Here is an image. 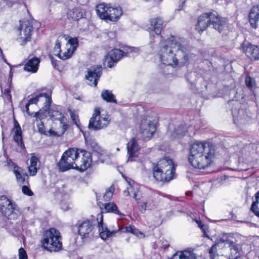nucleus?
<instances>
[{"mask_svg":"<svg viewBox=\"0 0 259 259\" xmlns=\"http://www.w3.org/2000/svg\"><path fill=\"white\" fill-rule=\"evenodd\" d=\"M189 47L183 40L174 36L160 42L158 56L160 61L168 66H183L189 60Z\"/></svg>","mask_w":259,"mask_h":259,"instance_id":"f257e3e1","label":"nucleus"},{"mask_svg":"<svg viewBox=\"0 0 259 259\" xmlns=\"http://www.w3.org/2000/svg\"><path fill=\"white\" fill-rule=\"evenodd\" d=\"M214 154L213 145L205 142L196 141L190 146L188 160L194 167L205 169L212 162Z\"/></svg>","mask_w":259,"mask_h":259,"instance_id":"f03ea898","label":"nucleus"},{"mask_svg":"<svg viewBox=\"0 0 259 259\" xmlns=\"http://www.w3.org/2000/svg\"><path fill=\"white\" fill-rule=\"evenodd\" d=\"M103 214L99 213L97 219L94 218L78 222L77 225L78 233L82 239L90 238L93 236L94 231L98 219L100 220L98 222L99 232L102 239H107L119 231V230L118 231H110L109 230L106 226H104L103 223Z\"/></svg>","mask_w":259,"mask_h":259,"instance_id":"7ed1b4c3","label":"nucleus"},{"mask_svg":"<svg viewBox=\"0 0 259 259\" xmlns=\"http://www.w3.org/2000/svg\"><path fill=\"white\" fill-rule=\"evenodd\" d=\"M176 165L172 159L164 157L153 164V175L158 181L168 182L174 178Z\"/></svg>","mask_w":259,"mask_h":259,"instance_id":"20e7f679","label":"nucleus"},{"mask_svg":"<svg viewBox=\"0 0 259 259\" xmlns=\"http://www.w3.org/2000/svg\"><path fill=\"white\" fill-rule=\"evenodd\" d=\"M42 247L51 251H58L62 248L61 236L58 230L52 228L47 230L41 240Z\"/></svg>","mask_w":259,"mask_h":259,"instance_id":"39448f33","label":"nucleus"},{"mask_svg":"<svg viewBox=\"0 0 259 259\" xmlns=\"http://www.w3.org/2000/svg\"><path fill=\"white\" fill-rule=\"evenodd\" d=\"M96 11L98 17L106 22H117L122 15L120 7H113L105 3L98 5Z\"/></svg>","mask_w":259,"mask_h":259,"instance_id":"423d86ee","label":"nucleus"},{"mask_svg":"<svg viewBox=\"0 0 259 259\" xmlns=\"http://www.w3.org/2000/svg\"><path fill=\"white\" fill-rule=\"evenodd\" d=\"M79 155L78 149L70 148L64 152L57 166L61 171H65L71 168H75V163Z\"/></svg>","mask_w":259,"mask_h":259,"instance_id":"0eeeda50","label":"nucleus"},{"mask_svg":"<svg viewBox=\"0 0 259 259\" xmlns=\"http://www.w3.org/2000/svg\"><path fill=\"white\" fill-rule=\"evenodd\" d=\"M0 212L8 219L14 220L19 217L21 212L15 202L6 196L0 197Z\"/></svg>","mask_w":259,"mask_h":259,"instance_id":"6e6552de","label":"nucleus"},{"mask_svg":"<svg viewBox=\"0 0 259 259\" xmlns=\"http://www.w3.org/2000/svg\"><path fill=\"white\" fill-rule=\"evenodd\" d=\"M126 52L119 49H114L110 51L107 56V66L112 68L123 56H127L130 53H138L139 49L134 47H127L125 48Z\"/></svg>","mask_w":259,"mask_h":259,"instance_id":"1a4fd4ad","label":"nucleus"},{"mask_svg":"<svg viewBox=\"0 0 259 259\" xmlns=\"http://www.w3.org/2000/svg\"><path fill=\"white\" fill-rule=\"evenodd\" d=\"M108 118L100 115V109L96 108L90 119L88 127L90 130L98 131L106 127L109 124Z\"/></svg>","mask_w":259,"mask_h":259,"instance_id":"9d476101","label":"nucleus"},{"mask_svg":"<svg viewBox=\"0 0 259 259\" xmlns=\"http://www.w3.org/2000/svg\"><path fill=\"white\" fill-rule=\"evenodd\" d=\"M19 31L20 32V37L18 40L21 45L24 46L31 39V36L33 31L32 21L20 20Z\"/></svg>","mask_w":259,"mask_h":259,"instance_id":"9b49d317","label":"nucleus"},{"mask_svg":"<svg viewBox=\"0 0 259 259\" xmlns=\"http://www.w3.org/2000/svg\"><path fill=\"white\" fill-rule=\"evenodd\" d=\"M102 73L101 65L93 66L88 68L85 75L87 83L91 86L96 87Z\"/></svg>","mask_w":259,"mask_h":259,"instance_id":"f8f14e48","label":"nucleus"},{"mask_svg":"<svg viewBox=\"0 0 259 259\" xmlns=\"http://www.w3.org/2000/svg\"><path fill=\"white\" fill-rule=\"evenodd\" d=\"M233 104L235 106L232 109L234 123L236 124L246 123L249 121L250 118L245 110L240 109L241 106L240 103L235 101Z\"/></svg>","mask_w":259,"mask_h":259,"instance_id":"ddd939ff","label":"nucleus"},{"mask_svg":"<svg viewBox=\"0 0 259 259\" xmlns=\"http://www.w3.org/2000/svg\"><path fill=\"white\" fill-rule=\"evenodd\" d=\"M240 49L250 60H259V48L257 46L244 40L241 44Z\"/></svg>","mask_w":259,"mask_h":259,"instance_id":"4468645a","label":"nucleus"},{"mask_svg":"<svg viewBox=\"0 0 259 259\" xmlns=\"http://www.w3.org/2000/svg\"><path fill=\"white\" fill-rule=\"evenodd\" d=\"M139 210L142 212H144L146 209H152L156 206L154 200V196L153 194H145L141 198L136 199Z\"/></svg>","mask_w":259,"mask_h":259,"instance_id":"2eb2a0df","label":"nucleus"},{"mask_svg":"<svg viewBox=\"0 0 259 259\" xmlns=\"http://www.w3.org/2000/svg\"><path fill=\"white\" fill-rule=\"evenodd\" d=\"M209 15H210V26L221 33L226 26L225 19L220 16L218 13L213 10L210 12Z\"/></svg>","mask_w":259,"mask_h":259,"instance_id":"dca6fc26","label":"nucleus"},{"mask_svg":"<svg viewBox=\"0 0 259 259\" xmlns=\"http://www.w3.org/2000/svg\"><path fill=\"white\" fill-rule=\"evenodd\" d=\"M79 154L82 153V157L80 161L78 158L76 159V163H75V168L80 170V171H84L87 169L90 166L92 163L91 154L90 152L79 150Z\"/></svg>","mask_w":259,"mask_h":259,"instance_id":"f3484780","label":"nucleus"},{"mask_svg":"<svg viewBox=\"0 0 259 259\" xmlns=\"http://www.w3.org/2000/svg\"><path fill=\"white\" fill-rule=\"evenodd\" d=\"M140 130L144 139H150L156 131L155 124L153 122L143 119L141 121Z\"/></svg>","mask_w":259,"mask_h":259,"instance_id":"a211bd4d","label":"nucleus"},{"mask_svg":"<svg viewBox=\"0 0 259 259\" xmlns=\"http://www.w3.org/2000/svg\"><path fill=\"white\" fill-rule=\"evenodd\" d=\"M210 12L201 14L198 18L197 23L196 25V29L201 33L205 30L208 26H210Z\"/></svg>","mask_w":259,"mask_h":259,"instance_id":"6ab92c4d","label":"nucleus"},{"mask_svg":"<svg viewBox=\"0 0 259 259\" xmlns=\"http://www.w3.org/2000/svg\"><path fill=\"white\" fill-rule=\"evenodd\" d=\"M127 154L128 155V161H133V158L137 157L139 154L140 146L137 141L135 138H132L127 143Z\"/></svg>","mask_w":259,"mask_h":259,"instance_id":"aec40b11","label":"nucleus"},{"mask_svg":"<svg viewBox=\"0 0 259 259\" xmlns=\"http://www.w3.org/2000/svg\"><path fill=\"white\" fill-rule=\"evenodd\" d=\"M151 26L152 30L150 31V36H153L156 38H161L159 36L162 29L163 20L159 17L152 19L150 20Z\"/></svg>","mask_w":259,"mask_h":259,"instance_id":"412c9836","label":"nucleus"},{"mask_svg":"<svg viewBox=\"0 0 259 259\" xmlns=\"http://www.w3.org/2000/svg\"><path fill=\"white\" fill-rule=\"evenodd\" d=\"M49 113L53 120H57L60 121V127L62 128V134H64L68 128V124L66 122L67 119L61 112L58 110H52Z\"/></svg>","mask_w":259,"mask_h":259,"instance_id":"4be33fe9","label":"nucleus"},{"mask_svg":"<svg viewBox=\"0 0 259 259\" xmlns=\"http://www.w3.org/2000/svg\"><path fill=\"white\" fill-rule=\"evenodd\" d=\"M17 182L20 185H28L29 177L26 172L20 167H15L13 169Z\"/></svg>","mask_w":259,"mask_h":259,"instance_id":"5701e85b","label":"nucleus"},{"mask_svg":"<svg viewBox=\"0 0 259 259\" xmlns=\"http://www.w3.org/2000/svg\"><path fill=\"white\" fill-rule=\"evenodd\" d=\"M249 22L251 27L254 29L257 27L259 21V5L253 6L249 14Z\"/></svg>","mask_w":259,"mask_h":259,"instance_id":"b1692460","label":"nucleus"},{"mask_svg":"<svg viewBox=\"0 0 259 259\" xmlns=\"http://www.w3.org/2000/svg\"><path fill=\"white\" fill-rule=\"evenodd\" d=\"M40 60L36 57H32L25 64L24 70L27 72L35 73L38 69Z\"/></svg>","mask_w":259,"mask_h":259,"instance_id":"393cba45","label":"nucleus"},{"mask_svg":"<svg viewBox=\"0 0 259 259\" xmlns=\"http://www.w3.org/2000/svg\"><path fill=\"white\" fill-rule=\"evenodd\" d=\"M170 259H196V256L192 251L187 249L176 253Z\"/></svg>","mask_w":259,"mask_h":259,"instance_id":"a878e982","label":"nucleus"},{"mask_svg":"<svg viewBox=\"0 0 259 259\" xmlns=\"http://www.w3.org/2000/svg\"><path fill=\"white\" fill-rule=\"evenodd\" d=\"M102 206L104 207L106 212L113 213L121 217L124 216V214L118 209L117 205L114 202L103 203L102 204Z\"/></svg>","mask_w":259,"mask_h":259,"instance_id":"bb28decb","label":"nucleus"},{"mask_svg":"<svg viewBox=\"0 0 259 259\" xmlns=\"http://www.w3.org/2000/svg\"><path fill=\"white\" fill-rule=\"evenodd\" d=\"M83 14L82 12L77 8H74L68 11L67 13V18L72 20H78L81 18Z\"/></svg>","mask_w":259,"mask_h":259,"instance_id":"cd10ccee","label":"nucleus"},{"mask_svg":"<svg viewBox=\"0 0 259 259\" xmlns=\"http://www.w3.org/2000/svg\"><path fill=\"white\" fill-rule=\"evenodd\" d=\"M233 239L232 234L224 233L215 242L218 243V245L220 243H224L225 245L228 246L230 244H232V242L234 241Z\"/></svg>","mask_w":259,"mask_h":259,"instance_id":"c85d7f7f","label":"nucleus"},{"mask_svg":"<svg viewBox=\"0 0 259 259\" xmlns=\"http://www.w3.org/2000/svg\"><path fill=\"white\" fill-rule=\"evenodd\" d=\"M101 97L107 102L116 103V100L114 95L109 90H103L101 94Z\"/></svg>","mask_w":259,"mask_h":259,"instance_id":"c756f323","label":"nucleus"},{"mask_svg":"<svg viewBox=\"0 0 259 259\" xmlns=\"http://www.w3.org/2000/svg\"><path fill=\"white\" fill-rule=\"evenodd\" d=\"M51 94V93L48 94L46 93H42L37 94V95H41L42 96L39 99V102H44V106L46 110L50 108L52 102Z\"/></svg>","mask_w":259,"mask_h":259,"instance_id":"7c9ffc66","label":"nucleus"},{"mask_svg":"<svg viewBox=\"0 0 259 259\" xmlns=\"http://www.w3.org/2000/svg\"><path fill=\"white\" fill-rule=\"evenodd\" d=\"M125 232L132 233L140 238H144V234L139 230L135 228L134 226H129L125 228Z\"/></svg>","mask_w":259,"mask_h":259,"instance_id":"2f4dec72","label":"nucleus"},{"mask_svg":"<svg viewBox=\"0 0 259 259\" xmlns=\"http://www.w3.org/2000/svg\"><path fill=\"white\" fill-rule=\"evenodd\" d=\"M255 201H253L251 206V211L259 217V191L255 195Z\"/></svg>","mask_w":259,"mask_h":259,"instance_id":"473e14b6","label":"nucleus"},{"mask_svg":"<svg viewBox=\"0 0 259 259\" xmlns=\"http://www.w3.org/2000/svg\"><path fill=\"white\" fill-rule=\"evenodd\" d=\"M74 51L70 49L69 45H66L65 51L62 53H61L59 58L62 60L68 59L71 57Z\"/></svg>","mask_w":259,"mask_h":259,"instance_id":"72a5a7b5","label":"nucleus"},{"mask_svg":"<svg viewBox=\"0 0 259 259\" xmlns=\"http://www.w3.org/2000/svg\"><path fill=\"white\" fill-rule=\"evenodd\" d=\"M127 189L128 195H132L133 198L135 200L137 199V196L139 192V187L137 184H133V185L130 184V187Z\"/></svg>","mask_w":259,"mask_h":259,"instance_id":"f704fd0d","label":"nucleus"},{"mask_svg":"<svg viewBox=\"0 0 259 259\" xmlns=\"http://www.w3.org/2000/svg\"><path fill=\"white\" fill-rule=\"evenodd\" d=\"M85 142L87 145L90 147L93 151L98 152L100 150V147L95 140L92 139H85Z\"/></svg>","mask_w":259,"mask_h":259,"instance_id":"c9c22d12","label":"nucleus"},{"mask_svg":"<svg viewBox=\"0 0 259 259\" xmlns=\"http://www.w3.org/2000/svg\"><path fill=\"white\" fill-rule=\"evenodd\" d=\"M228 247L230 249L231 254L239 255L241 247L239 244H236L233 241L232 244H230Z\"/></svg>","mask_w":259,"mask_h":259,"instance_id":"e433bc0d","label":"nucleus"},{"mask_svg":"<svg viewBox=\"0 0 259 259\" xmlns=\"http://www.w3.org/2000/svg\"><path fill=\"white\" fill-rule=\"evenodd\" d=\"M14 140L17 143V145L22 149H23L25 148V145L22 141V132H19L18 133L15 132Z\"/></svg>","mask_w":259,"mask_h":259,"instance_id":"4c0bfd02","label":"nucleus"},{"mask_svg":"<svg viewBox=\"0 0 259 259\" xmlns=\"http://www.w3.org/2000/svg\"><path fill=\"white\" fill-rule=\"evenodd\" d=\"M218 245V243L215 242L209 249V254L210 259H217V257H218L219 255L217 251V246Z\"/></svg>","mask_w":259,"mask_h":259,"instance_id":"58836bf2","label":"nucleus"},{"mask_svg":"<svg viewBox=\"0 0 259 259\" xmlns=\"http://www.w3.org/2000/svg\"><path fill=\"white\" fill-rule=\"evenodd\" d=\"M186 132V129L183 125H179L177 128L175 130L174 137L179 138V137L183 136Z\"/></svg>","mask_w":259,"mask_h":259,"instance_id":"ea45409f","label":"nucleus"},{"mask_svg":"<svg viewBox=\"0 0 259 259\" xmlns=\"http://www.w3.org/2000/svg\"><path fill=\"white\" fill-rule=\"evenodd\" d=\"M115 189L113 186H110L105 192L103 195V199L105 201H108L112 198Z\"/></svg>","mask_w":259,"mask_h":259,"instance_id":"a19ab883","label":"nucleus"},{"mask_svg":"<svg viewBox=\"0 0 259 259\" xmlns=\"http://www.w3.org/2000/svg\"><path fill=\"white\" fill-rule=\"evenodd\" d=\"M196 223L197 224L198 227L201 230L203 234L202 235L203 237H206L207 238H209V236L206 233L207 226H205L200 220H195Z\"/></svg>","mask_w":259,"mask_h":259,"instance_id":"79ce46f5","label":"nucleus"},{"mask_svg":"<svg viewBox=\"0 0 259 259\" xmlns=\"http://www.w3.org/2000/svg\"><path fill=\"white\" fill-rule=\"evenodd\" d=\"M61 53H62L61 50V41L59 38H58L56 41L55 45L53 49V53L55 56L59 57Z\"/></svg>","mask_w":259,"mask_h":259,"instance_id":"37998d69","label":"nucleus"},{"mask_svg":"<svg viewBox=\"0 0 259 259\" xmlns=\"http://www.w3.org/2000/svg\"><path fill=\"white\" fill-rule=\"evenodd\" d=\"M78 45V41L77 38L74 37L69 39L66 45H69V46H70V49L74 51L77 47Z\"/></svg>","mask_w":259,"mask_h":259,"instance_id":"c03bdc74","label":"nucleus"},{"mask_svg":"<svg viewBox=\"0 0 259 259\" xmlns=\"http://www.w3.org/2000/svg\"><path fill=\"white\" fill-rule=\"evenodd\" d=\"M70 117L73 121V123L77 127H79V120L78 115L74 112L69 110Z\"/></svg>","mask_w":259,"mask_h":259,"instance_id":"a18cd8bd","label":"nucleus"},{"mask_svg":"<svg viewBox=\"0 0 259 259\" xmlns=\"http://www.w3.org/2000/svg\"><path fill=\"white\" fill-rule=\"evenodd\" d=\"M245 84L249 88H251L255 86V80L249 76H247L245 78Z\"/></svg>","mask_w":259,"mask_h":259,"instance_id":"49530a36","label":"nucleus"},{"mask_svg":"<svg viewBox=\"0 0 259 259\" xmlns=\"http://www.w3.org/2000/svg\"><path fill=\"white\" fill-rule=\"evenodd\" d=\"M63 134H62V130H61L60 133H58L53 131L52 129H50L48 131L46 132V133H45V135L51 137H59L62 135Z\"/></svg>","mask_w":259,"mask_h":259,"instance_id":"de8ad7c7","label":"nucleus"},{"mask_svg":"<svg viewBox=\"0 0 259 259\" xmlns=\"http://www.w3.org/2000/svg\"><path fill=\"white\" fill-rule=\"evenodd\" d=\"M27 185H23L22 188V192L26 195L31 196L33 195V193Z\"/></svg>","mask_w":259,"mask_h":259,"instance_id":"09e8293b","label":"nucleus"},{"mask_svg":"<svg viewBox=\"0 0 259 259\" xmlns=\"http://www.w3.org/2000/svg\"><path fill=\"white\" fill-rule=\"evenodd\" d=\"M19 259H27V254L22 247L19 249Z\"/></svg>","mask_w":259,"mask_h":259,"instance_id":"8fccbe9b","label":"nucleus"},{"mask_svg":"<svg viewBox=\"0 0 259 259\" xmlns=\"http://www.w3.org/2000/svg\"><path fill=\"white\" fill-rule=\"evenodd\" d=\"M41 95H36L35 97H32L30 98L29 100L28 103L31 105L33 104H36L39 101V99L42 97Z\"/></svg>","mask_w":259,"mask_h":259,"instance_id":"3c124183","label":"nucleus"},{"mask_svg":"<svg viewBox=\"0 0 259 259\" xmlns=\"http://www.w3.org/2000/svg\"><path fill=\"white\" fill-rule=\"evenodd\" d=\"M30 104L27 103L26 105H25V110H26V113L29 115H30V113L29 112V106ZM33 114V117H35L36 118H40V113L39 112H35V113H32L31 115H32Z\"/></svg>","mask_w":259,"mask_h":259,"instance_id":"603ef678","label":"nucleus"},{"mask_svg":"<svg viewBox=\"0 0 259 259\" xmlns=\"http://www.w3.org/2000/svg\"><path fill=\"white\" fill-rule=\"evenodd\" d=\"M37 171V169L36 166H29L28 167V172L29 175L31 176H34Z\"/></svg>","mask_w":259,"mask_h":259,"instance_id":"864d4df0","label":"nucleus"},{"mask_svg":"<svg viewBox=\"0 0 259 259\" xmlns=\"http://www.w3.org/2000/svg\"><path fill=\"white\" fill-rule=\"evenodd\" d=\"M38 132L41 134L45 135L46 131L44 129V125L42 122L40 121L37 125Z\"/></svg>","mask_w":259,"mask_h":259,"instance_id":"5fc2aeb1","label":"nucleus"},{"mask_svg":"<svg viewBox=\"0 0 259 259\" xmlns=\"http://www.w3.org/2000/svg\"><path fill=\"white\" fill-rule=\"evenodd\" d=\"M38 159L36 156H33L30 160V166H36Z\"/></svg>","mask_w":259,"mask_h":259,"instance_id":"6e6d98bb","label":"nucleus"},{"mask_svg":"<svg viewBox=\"0 0 259 259\" xmlns=\"http://www.w3.org/2000/svg\"><path fill=\"white\" fill-rule=\"evenodd\" d=\"M14 132H22L21 127L16 120H14Z\"/></svg>","mask_w":259,"mask_h":259,"instance_id":"4d7b16f0","label":"nucleus"},{"mask_svg":"<svg viewBox=\"0 0 259 259\" xmlns=\"http://www.w3.org/2000/svg\"><path fill=\"white\" fill-rule=\"evenodd\" d=\"M7 163L8 166L13 167V169H15V167H19L11 159H7Z\"/></svg>","mask_w":259,"mask_h":259,"instance_id":"13d9d810","label":"nucleus"},{"mask_svg":"<svg viewBox=\"0 0 259 259\" xmlns=\"http://www.w3.org/2000/svg\"><path fill=\"white\" fill-rule=\"evenodd\" d=\"M3 94L5 96H7V98L9 99H11V96L10 95V90L9 89H5Z\"/></svg>","mask_w":259,"mask_h":259,"instance_id":"bf43d9fd","label":"nucleus"},{"mask_svg":"<svg viewBox=\"0 0 259 259\" xmlns=\"http://www.w3.org/2000/svg\"><path fill=\"white\" fill-rule=\"evenodd\" d=\"M61 208L64 211H66L68 209V205L67 204H65L63 202L61 203Z\"/></svg>","mask_w":259,"mask_h":259,"instance_id":"052dcab7","label":"nucleus"},{"mask_svg":"<svg viewBox=\"0 0 259 259\" xmlns=\"http://www.w3.org/2000/svg\"><path fill=\"white\" fill-rule=\"evenodd\" d=\"M169 244L166 242L165 241V243L163 245L162 247L165 249V248H167L169 247Z\"/></svg>","mask_w":259,"mask_h":259,"instance_id":"680f3d73","label":"nucleus"},{"mask_svg":"<svg viewBox=\"0 0 259 259\" xmlns=\"http://www.w3.org/2000/svg\"><path fill=\"white\" fill-rule=\"evenodd\" d=\"M189 76H191V74H188L187 76V79L188 81H189L192 84H193L194 82L193 81H190L189 79Z\"/></svg>","mask_w":259,"mask_h":259,"instance_id":"e2e57ef3","label":"nucleus"},{"mask_svg":"<svg viewBox=\"0 0 259 259\" xmlns=\"http://www.w3.org/2000/svg\"><path fill=\"white\" fill-rule=\"evenodd\" d=\"M51 59L52 64L53 65L55 66L56 65V63L55 62V61L54 60V58L53 57H51Z\"/></svg>","mask_w":259,"mask_h":259,"instance_id":"0e129e2a","label":"nucleus"},{"mask_svg":"<svg viewBox=\"0 0 259 259\" xmlns=\"http://www.w3.org/2000/svg\"><path fill=\"white\" fill-rule=\"evenodd\" d=\"M1 53L2 54V51L1 49H0Z\"/></svg>","mask_w":259,"mask_h":259,"instance_id":"69168bd1","label":"nucleus"},{"mask_svg":"<svg viewBox=\"0 0 259 259\" xmlns=\"http://www.w3.org/2000/svg\"><path fill=\"white\" fill-rule=\"evenodd\" d=\"M153 248H156V247H155V245H154Z\"/></svg>","mask_w":259,"mask_h":259,"instance_id":"338daca9","label":"nucleus"},{"mask_svg":"<svg viewBox=\"0 0 259 259\" xmlns=\"http://www.w3.org/2000/svg\"><path fill=\"white\" fill-rule=\"evenodd\" d=\"M153 248H156V247H155V245H154Z\"/></svg>","mask_w":259,"mask_h":259,"instance_id":"774afa93","label":"nucleus"}]
</instances>
